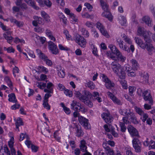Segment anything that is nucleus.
Instances as JSON below:
<instances>
[{
  "instance_id": "f257e3e1",
  "label": "nucleus",
  "mask_w": 155,
  "mask_h": 155,
  "mask_svg": "<svg viewBox=\"0 0 155 155\" xmlns=\"http://www.w3.org/2000/svg\"><path fill=\"white\" fill-rule=\"evenodd\" d=\"M111 67L114 72L119 76V78H125V73L119 64L115 61L113 62L111 64Z\"/></svg>"
},
{
  "instance_id": "f03ea898",
  "label": "nucleus",
  "mask_w": 155,
  "mask_h": 155,
  "mask_svg": "<svg viewBox=\"0 0 155 155\" xmlns=\"http://www.w3.org/2000/svg\"><path fill=\"white\" fill-rule=\"evenodd\" d=\"M75 41L82 48H84L86 46V40L82 36L77 35L75 37Z\"/></svg>"
},
{
  "instance_id": "7ed1b4c3",
  "label": "nucleus",
  "mask_w": 155,
  "mask_h": 155,
  "mask_svg": "<svg viewBox=\"0 0 155 155\" xmlns=\"http://www.w3.org/2000/svg\"><path fill=\"white\" fill-rule=\"evenodd\" d=\"M142 96L145 101H148L149 104H153V101L150 92L149 90H147L144 91Z\"/></svg>"
},
{
  "instance_id": "20e7f679",
  "label": "nucleus",
  "mask_w": 155,
  "mask_h": 155,
  "mask_svg": "<svg viewBox=\"0 0 155 155\" xmlns=\"http://www.w3.org/2000/svg\"><path fill=\"white\" fill-rule=\"evenodd\" d=\"M132 143L135 151L137 153L140 152L141 147L140 141L137 138H135L132 140Z\"/></svg>"
},
{
  "instance_id": "39448f33",
  "label": "nucleus",
  "mask_w": 155,
  "mask_h": 155,
  "mask_svg": "<svg viewBox=\"0 0 155 155\" xmlns=\"http://www.w3.org/2000/svg\"><path fill=\"white\" fill-rule=\"evenodd\" d=\"M85 94L86 96L84 98V100H82V101L90 107H92L93 106V103L91 101L89 100V97H92V95L90 92L88 91H85Z\"/></svg>"
},
{
  "instance_id": "423d86ee",
  "label": "nucleus",
  "mask_w": 155,
  "mask_h": 155,
  "mask_svg": "<svg viewBox=\"0 0 155 155\" xmlns=\"http://www.w3.org/2000/svg\"><path fill=\"white\" fill-rule=\"evenodd\" d=\"M48 45L49 49L53 54H57L59 53L57 46L54 42L49 41L48 42Z\"/></svg>"
},
{
  "instance_id": "0eeeda50",
  "label": "nucleus",
  "mask_w": 155,
  "mask_h": 155,
  "mask_svg": "<svg viewBox=\"0 0 155 155\" xmlns=\"http://www.w3.org/2000/svg\"><path fill=\"white\" fill-rule=\"evenodd\" d=\"M116 41L119 48L129 53L130 52V50L129 47L126 45L124 44V41L120 38L117 39Z\"/></svg>"
},
{
  "instance_id": "6e6552de",
  "label": "nucleus",
  "mask_w": 155,
  "mask_h": 155,
  "mask_svg": "<svg viewBox=\"0 0 155 155\" xmlns=\"http://www.w3.org/2000/svg\"><path fill=\"white\" fill-rule=\"evenodd\" d=\"M78 120L79 123L85 129H89V123L88 119L81 116H79Z\"/></svg>"
},
{
  "instance_id": "1a4fd4ad",
  "label": "nucleus",
  "mask_w": 155,
  "mask_h": 155,
  "mask_svg": "<svg viewBox=\"0 0 155 155\" xmlns=\"http://www.w3.org/2000/svg\"><path fill=\"white\" fill-rule=\"evenodd\" d=\"M127 128L128 132L132 136L139 137L137 130L133 126L131 125H129L128 126Z\"/></svg>"
},
{
  "instance_id": "9d476101",
  "label": "nucleus",
  "mask_w": 155,
  "mask_h": 155,
  "mask_svg": "<svg viewBox=\"0 0 155 155\" xmlns=\"http://www.w3.org/2000/svg\"><path fill=\"white\" fill-rule=\"evenodd\" d=\"M97 27L100 30V31L103 35L107 38H109V35L107 31L105 30V28L102 24L98 22L96 24Z\"/></svg>"
},
{
  "instance_id": "9b49d317",
  "label": "nucleus",
  "mask_w": 155,
  "mask_h": 155,
  "mask_svg": "<svg viewBox=\"0 0 155 155\" xmlns=\"http://www.w3.org/2000/svg\"><path fill=\"white\" fill-rule=\"evenodd\" d=\"M107 94L108 96L112 100L113 102L116 104L121 105L122 104V103L121 101L117 98L111 92L108 91L107 93Z\"/></svg>"
},
{
  "instance_id": "f8f14e48",
  "label": "nucleus",
  "mask_w": 155,
  "mask_h": 155,
  "mask_svg": "<svg viewBox=\"0 0 155 155\" xmlns=\"http://www.w3.org/2000/svg\"><path fill=\"white\" fill-rule=\"evenodd\" d=\"M129 116H130V120L132 123L135 124H139V122L137 120V117L135 114L133 112L130 111L129 112Z\"/></svg>"
},
{
  "instance_id": "ddd939ff",
  "label": "nucleus",
  "mask_w": 155,
  "mask_h": 155,
  "mask_svg": "<svg viewBox=\"0 0 155 155\" xmlns=\"http://www.w3.org/2000/svg\"><path fill=\"white\" fill-rule=\"evenodd\" d=\"M101 116L106 123H110L111 122L112 118L110 116V114L109 113H103Z\"/></svg>"
},
{
  "instance_id": "4468645a",
  "label": "nucleus",
  "mask_w": 155,
  "mask_h": 155,
  "mask_svg": "<svg viewBox=\"0 0 155 155\" xmlns=\"http://www.w3.org/2000/svg\"><path fill=\"white\" fill-rule=\"evenodd\" d=\"M145 49L146 48L150 55H151L154 52V48L152 44L150 43L145 44Z\"/></svg>"
},
{
  "instance_id": "2eb2a0df",
  "label": "nucleus",
  "mask_w": 155,
  "mask_h": 155,
  "mask_svg": "<svg viewBox=\"0 0 155 155\" xmlns=\"http://www.w3.org/2000/svg\"><path fill=\"white\" fill-rule=\"evenodd\" d=\"M54 87V84L51 82L48 83L46 85L47 88L44 89V91L46 93H53V87Z\"/></svg>"
},
{
  "instance_id": "dca6fc26",
  "label": "nucleus",
  "mask_w": 155,
  "mask_h": 155,
  "mask_svg": "<svg viewBox=\"0 0 155 155\" xmlns=\"http://www.w3.org/2000/svg\"><path fill=\"white\" fill-rule=\"evenodd\" d=\"M12 32L10 31H7L3 34V36L7 41L10 43L12 41L13 38L11 36Z\"/></svg>"
},
{
  "instance_id": "f3484780",
  "label": "nucleus",
  "mask_w": 155,
  "mask_h": 155,
  "mask_svg": "<svg viewBox=\"0 0 155 155\" xmlns=\"http://www.w3.org/2000/svg\"><path fill=\"white\" fill-rule=\"evenodd\" d=\"M80 105H81V104L75 101H73L71 104V108L75 111H77L78 110V107H80Z\"/></svg>"
},
{
  "instance_id": "a211bd4d",
  "label": "nucleus",
  "mask_w": 155,
  "mask_h": 155,
  "mask_svg": "<svg viewBox=\"0 0 155 155\" xmlns=\"http://www.w3.org/2000/svg\"><path fill=\"white\" fill-rule=\"evenodd\" d=\"M24 1L34 9L36 10L39 9V7L35 5L34 0H24Z\"/></svg>"
},
{
  "instance_id": "6ab92c4d",
  "label": "nucleus",
  "mask_w": 155,
  "mask_h": 155,
  "mask_svg": "<svg viewBox=\"0 0 155 155\" xmlns=\"http://www.w3.org/2000/svg\"><path fill=\"white\" fill-rule=\"evenodd\" d=\"M135 40L136 43L138 45L142 48L145 49V44L144 43L142 40L138 38H135Z\"/></svg>"
},
{
  "instance_id": "aec40b11",
  "label": "nucleus",
  "mask_w": 155,
  "mask_h": 155,
  "mask_svg": "<svg viewBox=\"0 0 155 155\" xmlns=\"http://www.w3.org/2000/svg\"><path fill=\"white\" fill-rule=\"evenodd\" d=\"M117 56V61H120L121 62H124L126 60V57L123 55L121 52L119 51V52L116 54Z\"/></svg>"
},
{
  "instance_id": "412c9836",
  "label": "nucleus",
  "mask_w": 155,
  "mask_h": 155,
  "mask_svg": "<svg viewBox=\"0 0 155 155\" xmlns=\"http://www.w3.org/2000/svg\"><path fill=\"white\" fill-rule=\"evenodd\" d=\"M108 47L110 49L112 53L116 54L120 51L116 47L112 44H110L108 46Z\"/></svg>"
},
{
  "instance_id": "4be33fe9",
  "label": "nucleus",
  "mask_w": 155,
  "mask_h": 155,
  "mask_svg": "<svg viewBox=\"0 0 155 155\" xmlns=\"http://www.w3.org/2000/svg\"><path fill=\"white\" fill-rule=\"evenodd\" d=\"M86 142L84 140H81L80 147L81 150L82 152H86L87 151V147L85 145Z\"/></svg>"
},
{
  "instance_id": "5701e85b",
  "label": "nucleus",
  "mask_w": 155,
  "mask_h": 155,
  "mask_svg": "<svg viewBox=\"0 0 155 155\" xmlns=\"http://www.w3.org/2000/svg\"><path fill=\"white\" fill-rule=\"evenodd\" d=\"M142 35L143 37L144 40L146 43H149L150 42L151 40L150 38L149 34L147 31H145Z\"/></svg>"
},
{
  "instance_id": "b1692460",
  "label": "nucleus",
  "mask_w": 155,
  "mask_h": 155,
  "mask_svg": "<svg viewBox=\"0 0 155 155\" xmlns=\"http://www.w3.org/2000/svg\"><path fill=\"white\" fill-rule=\"evenodd\" d=\"M125 114H126V116L123 117V122H122L124 125L125 124H127L130 123V121L128 120V119L130 120V116H129V112L127 113V111H126Z\"/></svg>"
},
{
  "instance_id": "393cba45",
  "label": "nucleus",
  "mask_w": 155,
  "mask_h": 155,
  "mask_svg": "<svg viewBox=\"0 0 155 155\" xmlns=\"http://www.w3.org/2000/svg\"><path fill=\"white\" fill-rule=\"evenodd\" d=\"M9 97L8 101L10 102H12L13 103H16L17 102L16 97L14 93H12L8 95Z\"/></svg>"
},
{
  "instance_id": "a878e982",
  "label": "nucleus",
  "mask_w": 155,
  "mask_h": 155,
  "mask_svg": "<svg viewBox=\"0 0 155 155\" xmlns=\"http://www.w3.org/2000/svg\"><path fill=\"white\" fill-rule=\"evenodd\" d=\"M9 20L12 23H15L17 26L21 27L23 26V24L22 22L20 21H18L16 19H14L13 18H11L9 19Z\"/></svg>"
},
{
  "instance_id": "bb28decb",
  "label": "nucleus",
  "mask_w": 155,
  "mask_h": 155,
  "mask_svg": "<svg viewBox=\"0 0 155 155\" xmlns=\"http://www.w3.org/2000/svg\"><path fill=\"white\" fill-rule=\"evenodd\" d=\"M41 13L42 17L44 18L46 21L47 22L50 21L49 16L45 11H41Z\"/></svg>"
},
{
  "instance_id": "cd10ccee",
  "label": "nucleus",
  "mask_w": 155,
  "mask_h": 155,
  "mask_svg": "<svg viewBox=\"0 0 155 155\" xmlns=\"http://www.w3.org/2000/svg\"><path fill=\"white\" fill-rule=\"evenodd\" d=\"M74 94L76 97H78L81 101L82 100H84V98L86 96L85 94L84 96L82 95L81 93L78 91H75Z\"/></svg>"
},
{
  "instance_id": "c85d7f7f",
  "label": "nucleus",
  "mask_w": 155,
  "mask_h": 155,
  "mask_svg": "<svg viewBox=\"0 0 155 155\" xmlns=\"http://www.w3.org/2000/svg\"><path fill=\"white\" fill-rule=\"evenodd\" d=\"M75 127L77 128L76 136L78 137L82 136L83 135V132L81 129V127H79L78 125H76Z\"/></svg>"
},
{
  "instance_id": "c756f323",
  "label": "nucleus",
  "mask_w": 155,
  "mask_h": 155,
  "mask_svg": "<svg viewBox=\"0 0 155 155\" xmlns=\"http://www.w3.org/2000/svg\"><path fill=\"white\" fill-rule=\"evenodd\" d=\"M130 62L132 64L133 68L135 70H137L139 68V64L137 61L134 59H132L130 60Z\"/></svg>"
},
{
  "instance_id": "7c9ffc66",
  "label": "nucleus",
  "mask_w": 155,
  "mask_h": 155,
  "mask_svg": "<svg viewBox=\"0 0 155 155\" xmlns=\"http://www.w3.org/2000/svg\"><path fill=\"white\" fill-rule=\"evenodd\" d=\"M143 21L148 26H151V21L150 20V18L149 17L145 16L143 17Z\"/></svg>"
},
{
  "instance_id": "2f4dec72",
  "label": "nucleus",
  "mask_w": 155,
  "mask_h": 155,
  "mask_svg": "<svg viewBox=\"0 0 155 155\" xmlns=\"http://www.w3.org/2000/svg\"><path fill=\"white\" fill-rule=\"evenodd\" d=\"M105 86L106 88L109 89H111L112 87H114L115 86V84L113 82L110 80L108 82L105 83Z\"/></svg>"
},
{
  "instance_id": "473e14b6",
  "label": "nucleus",
  "mask_w": 155,
  "mask_h": 155,
  "mask_svg": "<svg viewBox=\"0 0 155 155\" xmlns=\"http://www.w3.org/2000/svg\"><path fill=\"white\" fill-rule=\"evenodd\" d=\"M100 2L102 8L104 11L108 10V5L102 0H100Z\"/></svg>"
},
{
  "instance_id": "72a5a7b5",
  "label": "nucleus",
  "mask_w": 155,
  "mask_h": 155,
  "mask_svg": "<svg viewBox=\"0 0 155 155\" xmlns=\"http://www.w3.org/2000/svg\"><path fill=\"white\" fill-rule=\"evenodd\" d=\"M105 149L106 153L107 155H114V152L113 149L108 146L106 147H104Z\"/></svg>"
},
{
  "instance_id": "f704fd0d",
  "label": "nucleus",
  "mask_w": 155,
  "mask_h": 155,
  "mask_svg": "<svg viewBox=\"0 0 155 155\" xmlns=\"http://www.w3.org/2000/svg\"><path fill=\"white\" fill-rule=\"evenodd\" d=\"M60 21H62L64 25H66L67 22V20L64 15L62 13L60 14L59 15Z\"/></svg>"
},
{
  "instance_id": "c9c22d12",
  "label": "nucleus",
  "mask_w": 155,
  "mask_h": 155,
  "mask_svg": "<svg viewBox=\"0 0 155 155\" xmlns=\"http://www.w3.org/2000/svg\"><path fill=\"white\" fill-rule=\"evenodd\" d=\"M51 131L46 128L41 131V133L45 137H49L51 136Z\"/></svg>"
},
{
  "instance_id": "e433bc0d",
  "label": "nucleus",
  "mask_w": 155,
  "mask_h": 155,
  "mask_svg": "<svg viewBox=\"0 0 155 155\" xmlns=\"http://www.w3.org/2000/svg\"><path fill=\"white\" fill-rule=\"evenodd\" d=\"M33 18L38 24H44V19L41 17L35 16H34Z\"/></svg>"
},
{
  "instance_id": "4c0bfd02",
  "label": "nucleus",
  "mask_w": 155,
  "mask_h": 155,
  "mask_svg": "<svg viewBox=\"0 0 155 155\" xmlns=\"http://www.w3.org/2000/svg\"><path fill=\"white\" fill-rule=\"evenodd\" d=\"M23 125V123L20 117L18 118L15 123L16 128L19 130V127Z\"/></svg>"
},
{
  "instance_id": "58836bf2",
  "label": "nucleus",
  "mask_w": 155,
  "mask_h": 155,
  "mask_svg": "<svg viewBox=\"0 0 155 155\" xmlns=\"http://www.w3.org/2000/svg\"><path fill=\"white\" fill-rule=\"evenodd\" d=\"M81 31L82 34L85 38H88L89 36V33L88 31L84 28H82L81 29Z\"/></svg>"
},
{
  "instance_id": "ea45409f",
  "label": "nucleus",
  "mask_w": 155,
  "mask_h": 155,
  "mask_svg": "<svg viewBox=\"0 0 155 155\" xmlns=\"http://www.w3.org/2000/svg\"><path fill=\"white\" fill-rule=\"evenodd\" d=\"M125 78H120L121 80H119L120 83L122 85V87L124 89H127V85L126 83V81L124 80Z\"/></svg>"
},
{
  "instance_id": "a19ab883",
  "label": "nucleus",
  "mask_w": 155,
  "mask_h": 155,
  "mask_svg": "<svg viewBox=\"0 0 155 155\" xmlns=\"http://www.w3.org/2000/svg\"><path fill=\"white\" fill-rule=\"evenodd\" d=\"M4 80L7 83L9 87L12 88V84L9 78L8 77H6L5 78Z\"/></svg>"
},
{
  "instance_id": "79ce46f5",
  "label": "nucleus",
  "mask_w": 155,
  "mask_h": 155,
  "mask_svg": "<svg viewBox=\"0 0 155 155\" xmlns=\"http://www.w3.org/2000/svg\"><path fill=\"white\" fill-rule=\"evenodd\" d=\"M119 22L122 25H124L126 23L127 20L126 18L123 16H120V19H119Z\"/></svg>"
},
{
  "instance_id": "37998d69",
  "label": "nucleus",
  "mask_w": 155,
  "mask_h": 155,
  "mask_svg": "<svg viewBox=\"0 0 155 155\" xmlns=\"http://www.w3.org/2000/svg\"><path fill=\"white\" fill-rule=\"evenodd\" d=\"M145 31H144V28L143 27L139 26L137 29L138 35L140 36H142V35L144 33Z\"/></svg>"
},
{
  "instance_id": "c03bdc74",
  "label": "nucleus",
  "mask_w": 155,
  "mask_h": 155,
  "mask_svg": "<svg viewBox=\"0 0 155 155\" xmlns=\"http://www.w3.org/2000/svg\"><path fill=\"white\" fill-rule=\"evenodd\" d=\"M149 75L147 73H144L143 76V80H144L146 83H148L149 81Z\"/></svg>"
},
{
  "instance_id": "a18cd8bd",
  "label": "nucleus",
  "mask_w": 155,
  "mask_h": 155,
  "mask_svg": "<svg viewBox=\"0 0 155 155\" xmlns=\"http://www.w3.org/2000/svg\"><path fill=\"white\" fill-rule=\"evenodd\" d=\"M38 69L42 72H45V73H47L48 72V69L43 66H38Z\"/></svg>"
},
{
  "instance_id": "49530a36",
  "label": "nucleus",
  "mask_w": 155,
  "mask_h": 155,
  "mask_svg": "<svg viewBox=\"0 0 155 155\" xmlns=\"http://www.w3.org/2000/svg\"><path fill=\"white\" fill-rule=\"evenodd\" d=\"M135 109L136 112L140 115H142L144 113L143 111L139 107H135Z\"/></svg>"
},
{
  "instance_id": "de8ad7c7",
  "label": "nucleus",
  "mask_w": 155,
  "mask_h": 155,
  "mask_svg": "<svg viewBox=\"0 0 155 155\" xmlns=\"http://www.w3.org/2000/svg\"><path fill=\"white\" fill-rule=\"evenodd\" d=\"M64 93L66 96H68L69 97H72L73 95L72 92L68 89H65Z\"/></svg>"
},
{
  "instance_id": "09e8293b",
  "label": "nucleus",
  "mask_w": 155,
  "mask_h": 155,
  "mask_svg": "<svg viewBox=\"0 0 155 155\" xmlns=\"http://www.w3.org/2000/svg\"><path fill=\"white\" fill-rule=\"evenodd\" d=\"M48 101H43V105L45 108L49 110L50 109L51 107L48 104Z\"/></svg>"
},
{
  "instance_id": "8fccbe9b",
  "label": "nucleus",
  "mask_w": 155,
  "mask_h": 155,
  "mask_svg": "<svg viewBox=\"0 0 155 155\" xmlns=\"http://www.w3.org/2000/svg\"><path fill=\"white\" fill-rule=\"evenodd\" d=\"M94 155H105L102 150L98 149L94 153Z\"/></svg>"
},
{
  "instance_id": "3c124183",
  "label": "nucleus",
  "mask_w": 155,
  "mask_h": 155,
  "mask_svg": "<svg viewBox=\"0 0 155 155\" xmlns=\"http://www.w3.org/2000/svg\"><path fill=\"white\" fill-rule=\"evenodd\" d=\"M129 94L130 96L133 95V94L135 91V88L134 87L130 86L129 88Z\"/></svg>"
},
{
  "instance_id": "603ef678",
  "label": "nucleus",
  "mask_w": 155,
  "mask_h": 155,
  "mask_svg": "<svg viewBox=\"0 0 155 155\" xmlns=\"http://www.w3.org/2000/svg\"><path fill=\"white\" fill-rule=\"evenodd\" d=\"M126 70L128 72L127 75L129 77H133L136 75V73L133 71H131L130 70H127L126 68Z\"/></svg>"
},
{
  "instance_id": "864d4df0",
  "label": "nucleus",
  "mask_w": 155,
  "mask_h": 155,
  "mask_svg": "<svg viewBox=\"0 0 155 155\" xmlns=\"http://www.w3.org/2000/svg\"><path fill=\"white\" fill-rule=\"evenodd\" d=\"M4 152L6 153L7 155H11L10 152L9 151L7 145H5L3 147Z\"/></svg>"
},
{
  "instance_id": "5fc2aeb1",
  "label": "nucleus",
  "mask_w": 155,
  "mask_h": 155,
  "mask_svg": "<svg viewBox=\"0 0 155 155\" xmlns=\"http://www.w3.org/2000/svg\"><path fill=\"white\" fill-rule=\"evenodd\" d=\"M120 125L121 131L122 132H124L126 130V128L125 125L124 123H123L122 122H120Z\"/></svg>"
},
{
  "instance_id": "6e6d98bb",
  "label": "nucleus",
  "mask_w": 155,
  "mask_h": 155,
  "mask_svg": "<svg viewBox=\"0 0 155 155\" xmlns=\"http://www.w3.org/2000/svg\"><path fill=\"white\" fill-rule=\"evenodd\" d=\"M51 93H47L45 94L44 97V100L43 101H48V98L50 97L51 96Z\"/></svg>"
},
{
  "instance_id": "4d7b16f0",
  "label": "nucleus",
  "mask_w": 155,
  "mask_h": 155,
  "mask_svg": "<svg viewBox=\"0 0 155 155\" xmlns=\"http://www.w3.org/2000/svg\"><path fill=\"white\" fill-rule=\"evenodd\" d=\"M88 87L91 89H93L95 87V85L92 81H89L87 83Z\"/></svg>"
},
{
  "instance_id": "13d9d810",
  "label": "nucleus",
  "mask_w": 155,
  "mask_h": 155,
  "mask_svg": "<svg viewBox=\"0 0 155 155\" xmlns=\"http://www.w3.org/2000/svg\"><path fill=\"white\" fill-rule=\"evenodd\" d=\"M58 74L59 77L61 78H64L65 75V73L62 70H60L59 71H58Z\"/></svg>"
},
{
  "instance_id": "bf43d9fd",
  "label": "nucleus",
  "mask_w": 155,
  "mask_h": 155,
  "mask_svg": "<svg viewBox=\"0 0 155 155\" xmlns=\"http://www.w3.org/2000/svg\"><path fill=\"white\" fill-rule=\"evenodd\" d=\"M39 57L40 59H42L44 61L46 60H47V59L48 58V57L43 53L41 54L39 56Z\"/></svg>"
},
{
  "instance_id": "052dcab7",
  "label": "nucleus",
  "mask_w": 155,
  "mask_h": 155,
  "mask_svg": "<svg viewBox=\"0 0 155 155\" xmlns=\"http://www.w3.org/2000/svg\"><path fill=\"white\" fill-rule=\"evenodd\" d=\"M102 78V80L105 82V83L110 81V80L104 74H102L101 75Z\"/></svg>"
},
{
  "instance_id": "680f3d73",
  "label": "nucleus",
  "mask_w": 155,
  "mask_h": 155,
  "mask_svg": "<svg viewBox=\"0 0 155 155\" xmlns=\"http://www.w3.org/2000/svg\"><path fill=\"white\" fill-rule=\"evenodd\" d=\"M19 69L17 67L15 66V67L13 69V73L15 77L16 76L15 73H18L19 72Z\"/></svg>"
},
{
  "instance_id": "e2e57ef3",
  "label": "nucleus",
  "mask_w": 155,
  "mask_h": 155,
  "mask_svg": "<svg viewBox=\"0 0 155 155\" xmlns=\"http://www.w3.org/2000/svg\"><path fill=\"white\" fill-rule=\"evenodd\" d=\"M0 27L3 30L5 31H7L8 30V29L7 28V27L6 26L4 25L3 24L1 21H0Z\"/></svg>"
},
{
  "instance_id": "0e129e2a",
  "label": "nucleus",
  "mask_w": 155,
  "mask_h": 155,
  "mask_svg": "<svg viewBox=\"0 0 155 155\" xmlns=\"http://www.w3.org/2000/svg\"><path fill=\"white\" fill-rule=\"evenodd\" d=\"M124 40L129 45H131L132 43L131 40L128 36L125 37Z\"/></svg>"
},
{
  "instance_id": "69168bd1",
  "label": "nucleus",
  "mask_w": 155,
  "mask_h": 155,
  "mask_svg": "<svg viewBox=\"0 0 155 155\" xmlns=\"http://www.w3.org/2000/svg\"><path fill=\"white\" fill-rule=\"evenodd\" d=\"M80 111H81L82 113H84L87 112V109L85 108L84 106H80V108L79 109Z\"/></svg>"
},
{
  "instance_id": "338daca9",
  "label": "nucleus",
  "mask_w": 155,
  "mask_h": 155,
  "mask_svg": "<svg viewBox=\"0 0 155 155\" xmlns=\"http://www.w3.org/2000/svg\"><path fill=\"white\" fill-rule=\"evenodd\" d=\"M85 25L89 28H92L94 24L92 22L87 21Z\"/></svg>"
},
{
  "instance_id": "774afa93",
  "label": "nucleus",
  "mask_w": 155,
  "mask_h": 155,
  "mask_svg": "<svg viewBox=\"0 0 155 155\" xmlns=\"http://www.w3.org/2000/svg\"><path fill=\"white\" fill-rule=\"evenodd\" d=\"M19 6L23 10L27 9L28 8L26 4L25 3H22Z\"/></svg>"
}]
</instances>
